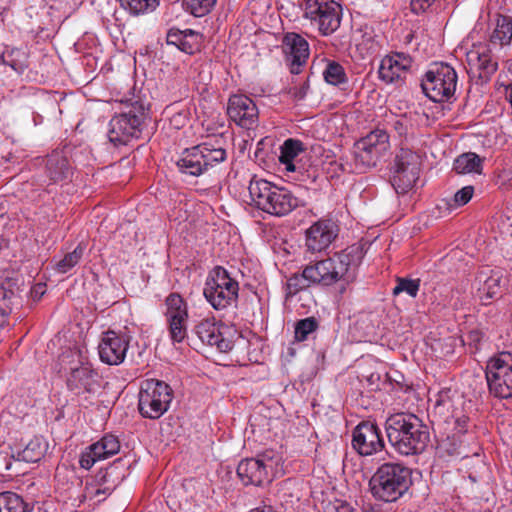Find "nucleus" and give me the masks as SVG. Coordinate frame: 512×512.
<instances>
[{
  "mask_svg": "<svg viewBox=\"0 0 512 512\" xmlns=\"http://www.w3.org/2000/svg\"><path fill=\"white\" fill-rule=\"evenodd\" d=\"M303 144L299 140L287 139L280 148L279 161L285 165V169L294 172L296 167L293 160L303 152Z\"/></svg>",
  "mask_w": 512,
  "mask_h": 512,
  "instance_id": "32",
  "label": "nucleus"
},
{
  "mask_svg": "<svg viewBox=\"0 0 512 512\" xmlns=\"http://www.w3.org/2000/svg\"><path fill=\"white\" fill-rule=\"evenodd\" d=\"M237 475L244 485L261 486L265 482H270L269 473L263 467V464L255 458L242 460L237 467Z\"/></svg>",
  "mask_w": 512,
  "mask_h": 512,
  "instance_id": "25",
  "label": "nucleus"
},
{
  "mask_svg": "<svg viewBox=\"0 0 512 512\" xmlns=\"http://www.w3.org/2000/svg\"><path fill=\"white\" fill-rule=\"evenodd\" d=\"M83 253L84 247L79 244L72 252L67 253L61 260L56 263V271L61 274L67 273L79 263Z\"/></svg>",
  "mask_w": 512,
  "mask_h": 512,
  "instance_id": "40",
  "label": "nucleus"
},
{
  "mask_svg": "<svg viewBox=\"0 0 512 512\" xmlns=\"http://www.w3.org/2000/svg\"><path fill=\"white\" fill-rule=\"evenodd\" d=\"M146 119V107L141 100H127L120 113L109 122L108 139L114 146L127 145L138 138Z\"/></svg>",
  "mask_w": 512,
  "mask_h": 512,
  "instance_id": "5",
  "label": "nucleus"
},
{
  "mask_svg": "<svg viewBox=\"0 0 512 512\" xmlns=\"http://www.w3.org/2000/svg\"><path fill=\"white\" fill-rule=\"evenodd\" d=\"M412 65V59L404 53H394L385 56L380 63L379 77L384 82H403Z\"/></svg>",
  "mask_w": 512,
  "mask_h": 512,
  "instance_id": "21",
  "label": "nucleus"
},
{
  "mask_svg": "<svg viewBox=\"0 0 512 512\" xmlns=\"http://www.w3.org/2000/svg\"><path fill=\"white\" fill-rule=\"evenodd\" d=\"M23 498L10 491L0 493V512H28Z\"/></svg>",
  "mask_w": 512,
  "mask_h": 512,
  "instance_id": "35",
  "label": "nucleus"
},
{
  "mask_svg": "<svg viewBox=\"0 0 512 512\" xmlns=\"http://www.w3.org/2000/svg\"><path fill=\"white\" fill-rule=\"evenodd\" d=\"M467 422H468V417L466 416H463V417H460V418H457L456 421H455V425H456V430L459 432V433H464L466 432L467 430Z\"/></svg>",
  "mask_w": 512,
  "mask_h": 512,
  "instance_id": "52",
  "label": "nucleus"
},
{
  "mask_svg": "<svg viewBox=\"0 0 512 512\" xmlns=\"http://www.w3.org/2000/svg\"><path fill=\"white\" fill-rule=\"evenodd\" d=\"M99 454L93 450V445L88 446L80 455L79 464L81 468L90 469L97 461H100Z\"/></svg>",
  "mask_w": 512,
  "mask_h": 512,
  "instance_id": "45",
  "label": "nucleus"
},
{
  "mask_svg": "<svg viewBox=\"0 0 512 512\" xmlns=\"http://www.w3.org/2000/svg\"><path fill=\"white\" fill-rule=\"evenodd\" d=\"M380 374L379 373H371L367 377V381L369 383V386L371 389L376 390L379 389V382H380Z\"/></svg>",
  "mask_w": 512,
  "mask_h": 512,
  "instance_id": "51",
  "label": "nucleus"
},
{
  "mask_svg": "<svg viewBox=\"0 0 512 512\" xmlns=\"http://www.w3.org/2000/svg\"><path fill=\"white\" fill-rule=\"evenodd\" d=\"M412 485V471L409 467L394 462L380 465L369 480L372 496L390 503L400 499Z\"/></svg>",
  "mask_w": 512,
  "mask_h": 512,
  "instance_id": "2",
  "label": "nucleus"
},
{
  "mask_svg": "<svg viewBox=\"0 0 512 512\" xmlns=\"http://www.w3.org/2000/svg\"><path fill=\"white\" fill-rule=\"evenodd\" d=\"M354 249L343 250L332 257L310 263L316 286L329 287L340 284L342 289L355 279L357 262Z\"/></svg>",
  "mask_w": 512,
  "mask_h": 512,
  "instance_id": "4",
  "label": "nucleus"
},
{
  "mask_svg": "<svg viewBox=\"0 0 512 512\" xmlns=\"http://www.w3.org/2000/svg\"><path fill=\"white\" fill-rule=\"evenodd\" d=\"M362 512H382V510L379 506L367 504L363 507Z\"/></svg>",
  "mask_w": 512,
  "mask_h": 512,
  "instance_id": "55",
  "label": "nucleus"
},
{
  "mask_svg": "<svg viewBox=\"0 0 512 512\" xmlns=\"http://www.w3.org/2000/svg\"><path fill=\"white\" fill-rule=\"evenodd\" d=\"M352 447L361 456H371L381 452L385 447L381 429L376 423L361 422L353 430Z\"/></svg>",
  "mask_w": 512,
  "mask_h": 512,
  "instance_id": "15",
  "label": "nucleus"
},
{
  "mask_svg": "<svg viewBox=\"0 0 512 512\" xmlns=\"http://www.w3.org/2000/svg\"><path fill=\"white\" fill-rule=\"evenodd\" d=\"M127 467L128 464L124 463L122 458H118L105 470H100L95 479L98 485L103 486V488H98L94 495L111 493L126 477Z\"/></svg>",
  "mask_w": 512,
  "mask_h": 512,
  "instance_id": "24",
  "label": "nucleus"
},
{
  "mask_svg": "<svg viewBox=\"0 0 512 512\" xmlns=\"http://www.w3.org/2000/svg\"><path fill=\"white\" fill-rule=\"evenodd\" d=\"M248 512H278L271 505H262L251 509Z\"/></svg>",
  "mask_w": 512,
  "mask_h": 512,
  "instance_id": "54",
  "label": "nucleus"
},
{
  "mask_svg": "<svg viewBox=\"0 0 512 512\" xmlns=\"http://www.w3.org/2000/svg\"><path fill=\"white\" fill-rule=\"evenodd\" d=\"M195 333L202 343L216 347L220 352H227L233 347L232 341L223 336L214 318L200 321L195 326Z\"/></svg>",
  "mask_w": 512,
  "mask_h": 512,
  "instance_id": "22",
  "label": "nucleus"
},
{
  "mask_svg": "<svg viewBox=\"0 0 512 512\" xmlns=\"http://www.w3.org/2000/svg\"><path fill=\"white\" fill-rule=\"evenodd\" d=\"M226 157L225 149L214 148L209 143H202L185 149L177 160L176 166L180 173L198 177L225 161Z\"/></svg>",
  "mask_w": 512,
  "mask_h": 512,
  "instance_id": "9",
  "label": "nucleus"
},
{
  "mask_svg": "<svg viewBox=\"0 0 512 512\" xmlns=\"http://www.w3.org/2000/svg\"><path fill=\"white\" fill-rule=\"evenodd\" d=\"M66 358H71L69 372L66 376L68 390L75 395L96 393L101 387V382L99 374L93 369L92 364L79 352H70L68 355H64L63 361Z\"/></svg>",
  "mask_w": 512,
  "mask_h": 512,
  "instance_id": "11",
  "label": "nucleus"
},
{
  "mask_svg": "<svg viewBox=\"0 0 512 512\" xmlns=\"http://www.w3.org/2000/svg\"><path fill=\"white\" fill-rule=\"evenodd\" d=\"M229 118L238 126L251 129L257 125L259 111L254 101L244 94L230 96L227 105Z\"/></svg>",
  "mask_w": 512,
  "mask_h": 512,
  "instance_id": "16",
  "label": "nucleus"
},
{
  "mask_svg": "<svg viewBox=\"0 0 512 512\" xmlns=\"http://www.w3.org/2000/svg\"><path fill=\"white\" fill-rule=\"evenodd\" d=\"M128 347L129 339L126 336L107 331L98 346L99 357L108 365H119L124 361Z\"/></svg>",
  "mask_w": 512,
  "mask_h": 512,
  "instance_id": "20",
  "label": "nucleus"
},
{
  "mask_svg": "<svg viewBox=\"0 0 512 512\" xmlns=\"http://www.w3.org/2000/svg\"><path fill=\"white\" fill-rule=\"evenodd\" d=\"M93 450H96L101 460H105L120 450V441L112 434H105L97 442L93 443Z\"/></svg>",
  "mask_w": 512,
  "mask_h": 512,
  "instance_id": "33",
  "label": "nucleus"
},
{
  "mask_svg": "<svg viewBox=\"0 0 512 512\" xmlns=\"http://www.w3.org/2000/svg\"><path fill=\"white\" fill-rule=\"evenodd\" d=\"M339 232L338 225L331 219H320L306 231V247L311 252L328 248Z\"/></svg>",
  "mask_w": 512,
  "mask_h": 512,
  "instance_id": "19",
  "label": "nucleus"
},
{
  "mask_svg": "<svg viewBox=\"0 0 512 512\" xmlns=\"http://www.w3.org/2000/svg\"><path fill=\"white\" fill-rule=\"evenodd\" d=\"M255 459L262 463L263 467H265V470L269 473V475H271L274 468L278 465L280 457L276 455L274 451L266 450L259 454Z\"/></svg>",
  "mask_w": 512,
  "mask_h": 512,
  "instance_id": "44",
  "label": "nucleus"
},
{
  "mask_svg": "<svg viewBox=\"0 0 512 512\" xmlns=\"http://www.w3.org/2000/svg\"><path fill=\"white\" fill-rule=\"evenodd\" d=\"M44 288H45V285H43V284H37V285L33 288L32 293H33V294H35V295H38V294H39V295H42V294H44V292H45Z\"/></svg>",
  "mask_w": 512,
  "mask_h": 512,
  "instance_id": "56",
  "label": "nucleus"
},
{
  "mask_svg": "<svg viewBox=\"0 0 512 512\" xmlns=\"http://www.w3.org/2000/svg\"><path fill=\"white\" fill-rule=\"evenodd\" d=\"M483 169V159L474 152H467L459 155L453 163V171L456 174H481Z\"/></svg>",
  "mask_w": 512,
  "mask_h": 512,
  "instance_id": "30",
  "label": "nucleus"
},
{
  "mask_svg": "<svg viewBox=\"0 0 512 512\" xmlns=\"http://www.w3.org/2000/svg\"><path fill=\"white\" fill-rule=\"evenodd\" d=\"M47 451V443L42 437L32 438L23 449L16 452V459L28 463L40 461Z\"/></svg>",
  "mask_w": 512,
  "mask_h": 512,
  "instance_id": "31",
  "label": "nucleus"
},
{
  "mask_svg": "<svg viewBox=\"0 0 512 512\" xmlns=\"http://www.w3.org/2000/svg\"><path fill=\"white\" fill-rule=\"evenodd\" d=\"M474 194V187L471 185L465 186L454 194L453 202L455 206L460 207L466 205Z\"/></svg>",
  "mask_w": 512,
  "mask_h": 512,
  "instance_id": "46",
  "label": "nucleus"
},
{
  "mask_svg": "<svg viewBox=\"0 0 512 512\" xmlns=\"http://www.w3.org/2000/svg\"><path fill=\"white\" fill-rule=\"evenodd\" d=\"M188 317L167 319L171 339L174 342H181L187 335Z\"/></svg>",
  "mask_w": 512,
  "mask_h": 512,
  "instance_id": "41",
  "label": "nucleus"
},
{
  "mask_svg": "<svg viewBox=\"0 0 512 512\" xmlns=\"http://www.w3.org/2000/svg\"><path fill=\"white\" fill-rule=\"evenodd\" d=\"M248 190L255 207L272 216L288 215L298 206V199L288 189L256 176L250 180Z\"/></svg>",
  "mask_w": 512,
  "mask_h": 512,
  "instance_id": "3",
  "label": "nucleus"
},
{
  "mask_svg": "<svg viewBox=\"0 0 512 512\" xmlns=\"http://www.w3.org/2000/svg\"><path fill=\"white\" fill-rule=\"evenodd\" d=\"M166 319L188 317L187 303L178 293H171L165 300Z\"/></svg>",
  "mask_w": 512,
  "mask_h": 512,
  "instance_id": "34",
  "label": "nucleus"
},
{
  "mask_svg": "<svg viewBox=\"0 0 512 512\" xmlns=\"http://www.w3.org/2000/svg\"><path fill=\"white\" fill-rule=\"evenodd\" d=\"M421 157L416 152L401 148L396 154L391 184L398 194H405L415 185L420 175Z\"/></svg>",
  "mask_w": 512,
  "mask_h": 512,
  "instance_id": "13",
  "label": "nucleus"
},
{
  "mask_svg": "<svg viewBox=\"0 0 512 512\" xmlns=\"http://www.w3.org/2000/svg\"><path fill=\"white\" fill-rule=\"evenodd\" d=\"M188 111L187 110H182V111H179V112H176L174 113L171 117H170V123L173 127L179 129L183 126H185V124L188 122L189 118H188Z\"/></svg>",
  "mask_w": 512,
  "mask_h": 512,
  "instance_id": "48",
  "label": "nucleus"
},
{
  "mask_svg": "<svg viewBox=\"0 0 512 512\" xmlns=\"http://www.w3.org/2000/svg\"><path fill=\"white\" fill-rule=\"evenodd\" d=\"M486 380L491 394L497 398H512V355L502 352L491 358L486 367Z\"/></svg>",
  "mask_w": 512,
  "mask_h": 512,
  "instance_id": "14",
  "label": "nucleus"
},
{
  "mask_svg": "<svg viewBox=\"0 0 512 512\" xmlns=\"http://www.w3.org/2000/svg\"><path fill=\"white\" fill-rule=\"evenodd\" d=\"M436 0H411V10L415 14L425 12Z\"/></svg>",
  "mask_w": 512,
  "mask_h": 512,
  "instance_id": "49",
  "label": "nucleus"
},
{
  "mask_svg": "<svg viewBox=\"0 0 512 512\" xmlns=\"http://www.w3.org/2000/svg\"><path fill=\"white\" fill-rule=\"evenodd\" d=\"M478 280L481 283L478 288V295L483 304L487 305L492 299L501 296L504 280L500 270H490L489 275L482 271Z\"/></svg>",
  "mask_w": 512,
  "mask_h": 512,
  "instance_id": "26",
  "label": "nucleus"
},
{
  "mask_svg": "<svg viewBox=\"0 0 512 512\" xmlns=\"http://www.w3.org/2000/svg\"><path fill=\"white\" fill-rule=\"evenodd\" d=\"M173 390L164 381L146 379L141 382L138 395V410L142 417L159 419L170 407Z\"/></svg>",
  "mask_w": 512,
  "mask_h": 512,
  "instance_id": "10",
  "label": "nucleus"
},
{
  "mask_svg": "<svg viewBox=\"0 0 512 512\" xmlns=\"http://www.w3.org/2000/svg\"><path fill=\"white\" fill-rule=\"evenodd\" d=\"M448 392H441L437 395V398H436V401H435V406L436 407H440V406H445L448 402Z\"/></svg>",
  "mask_w": 512,
  "mask_h": 512,
  "instance_id": "53",
  "label": "nucleus"
},
{
  "mask_svg": "<svg viewBox=\"0 0 512 512\" xmlns=\"http://www.w3.org/2000/svg\"><path fill=\"white\" fill-rule=\"evenodd\" d=\"M384 428L389 444L402 456L420 455L430 443L428 426L412 413L398 412L389 415Z\"/></svg>",
  "mask_w": 512,
  "mask_h": 512,
  "instance_id": "1",
  "label": "nucleus"
},
{
  "mask_svg": "<svg viewBox=\"0 0 512 512\" xmlns=\"http://www.w3.org/2000/svg\"><path fill=\"white\" fill-rule=\"evenodd\" d=\"M496 49L488 44H479L467 53V61L470 68L478 71V77L481 80H489L498 69Z\"/></svg>",
  "mask_w": 512,
  "mask_h": 512,
  "instance_id": "18",
  "label": "nucleus"
},
{
  "mask_svg": "<svg viewBox=\"0 0 512 512\" xmlns=\"http://www.w3.org/2000/svg\"><path fill=\"white\" fill-rule=\"evenodd\" d=\"M120 6L132 15H140L154 11L159 5L158 0H117Z\"/></svg>",
  "mask_w": 512,
  "mask_h": 512,
  "instance_id": "37",
  "label": "nucleus"
},
{
  "mask_svg": "<svg viewBox=\"0 0 512 512\" xmlns=\"http://www.w3.org/2000/svg\"><path fill=\"white\" fill-rule=\"evenodd\" d=\"M308 89H309L308 82L303 81L299 85L289 87L286 92L291 98L299 101L306 97Z\"/></svg>",
  "mask_w": 512,
  "mask_h": 512,
  "instance_id": "47",
  "label": "nucleus"
},
{
  "mask_svg": "<svg viewBox=\"0 0 512 512\" xmlns=\"http://www.w3.org/2000/svg\"><path fill=\"white\" fill-rule=\"evenodd\" d=\"M389 148V135L385 130L375 129L371 131L355 142L349 171L365 173L377 165Z\"/></svg>",
  "mask_w": 512,
  "mask_h": 512,
  "instance_id": "6",
  "label": "nucleus"
},
{
  "mask_svg": "<svg viewBox=\"0 0 512 512\" xmlns=\"http://www.w3.org/2000/svg\"><path fill=\"white\" fill-rule=\"evenodd\" d=\"M303 11L304 17L324 36L340 27L342 8L334 0H304Z\"/></svg>",
  "mask_w": 512,
  "mask_h": 512,
  "instance_id": "12",
  "label": "nucleus"
},
{
  "mask_svg": "<svg viewBox=\"0 0 512 512\" xmlns=\"http://www.w3.org/2000/svg\"><path fill=\"white\" fill-rule=\"evenodd\" d=\"M0 293L3 294V298H6L7 297V293L3 290V291H0Z\"/></svg>",
  "mask_w": 512,
  "mask_h": 512,
  "instance_id": "58",
  "label": "nucleus"
},
{
  "mask_svg": "<svg viewBox=\"0 0 512 512\" xmlns=\"http://www.w3.org/2000/svg\"><path fill=\"white\" fill-rule=\"evenodd\" d=\"M319 329V321L315 317H307L296 322L294 338L298 342L306 341Z\"/></svg>",
  "mask_w": 512,
  "mask_h": 512,
  "instance_id": "36",
  "label": "nucleus"
},
{
  "mask_svg": "<svg viewBox=\"0 0 512 512\" xmlns=\"http://www.w3.org/2000/svg\"><path fill=\"white\" fill-rule=\"evenodd\" d=\"M512 41V17L499 15L496 20V26L490 35L488 45L493 48H503L509 46Z\"/></svg>",
  "mask_w": 512,
  "mask_h": 512,
  "instance_id": "28",
  "label": "nucleus"
},
{
  "mask_svg": "<svg viewBox=\"0 0 512 512\" xmlns=\"http://www.w3.org/2000/svg\"><path fill=\"white\" fill-rule=\"evenodd\" d=\"M201 40L202 35L192 29L171 28L166 37L167 44L175 45L179 50L190 55L199 51Z\"/></svg>",
  "mask_w": 512,
  "mask_h": 512,
  "instance_id": "27",
  "label": "nucleus"
},
{
  "mask_svg": "<svg viewBox=\"0 0 512 512\" xmlns=\"http://www.w3.org/2000/svg\"><path fill=\"white\" fill-rule=\"evenodd\" d=\"M187 10L195 17H202L210 12L216 0H183Z\"/></svg>",
  "mask_w": 512,
  "mask_h": 512,
  "instance_id": "42",
  "label": "nucleus"
},
{
  "mask_svg": "<svg viewBox=\"0 0 512 512\" xmlns=\"http://www.w3.org/2000/svg\"><path fill=\"white\" fill-rule=\"evenodd\" d=\"M420 281L398 278L397 285L393 288V294L398 295L402 292H406L411 297H416L419 291Z\"/></svg>",
  "mask_w": 512,
  "mask_h": 512,
  "instance_id": "43",
  "label": "nucleus"
},
{
  "mask_svg": "<svg viewBox=\"0 0 512 512\" xmlns=\"http://www.w3.org/2000/svg\"><path fill=\"white\" fill-rule=\"evenodd\" d=\"M5 323V313L3 310L0 309V328L4 325Z\"/></svg>",
  "mask_w": 512,
  "mask_h": 512,
  "instance_id": "57",
  "label": "nucleus"
},
{
  "mask_svg": "<svg viewBox=\"0 0 512 512\" xmlns=\"http://www.w3.org/2000/svg\"><path fill=\"white\" fill-rule=\"evenodd\" d=\"M203 295L215 310H224L236 307L239 295V284L230 276L228 271L221 267H214L209 273Z\"/></svg>",
  "mask_w": 512,
  "mask_h": 512,
  "instance_id": "8",
  "label": "nucleus"
},
{
  "mask_svg": "<svg viewBox=\"0 0 512 512\" xmlns=\"http://www.w3.org/2000/svg\"><path fill=\"white\" fill-rule=\"evenodd\" d=\"M323 77L328 84L337 86L347 82V75L341 64L328 61L323 71Z\"/></svg>",
  "mask_w": 512,
  "mask_h": 512,
  "instance_id": "38",
  "label": "nucleus"
},
{
  "mask_svg": "<svg viewBox=\"0 0 512 512\" xmlns=\"http://www.w3.org/2000/svg\"><path fill=\"white\" fill-rule=\"evenodd\" d=\"M325 512H357V510L347 502H340L337 505H330Z\"/></svg>",
  "mask_w": 512,
  "mask_h": 512,
  "instance_id": "50",
  "label": "nucleus"
},
{
  "mask_svg": "<svg viewBox=\"0 0 512 512\" xmlns=\"http://www.w3.org/2000/svg\"><path fill=\"white\" fill-rule=\"evenodd\" d=\"M44 163V171L49 183L68 181L73 175L72 166L63 151H53L46 156Z\"/></svg>",
  "mask_w": 512,
  "mask_h": 512,
  "instance_id": "23",
  "label": "nucleus"
},
{
  "mask_svg": "<svg viewBox=\"0 0 512 512\" xmlns=\"http://www.w3.org/2000/svg\"><path fill=\"white\" fill-rule=\"evenodd\" d=\"M2 61L5 65L10 66L14 71L21 74L27 68V58L20 49H12L2 54Z\"/></svg>",
  "mask_w": 512,
  "mask_h": 512,
  "instance_id": "39",
  "label": "nucleus"
},
{
  "mask_svg": "<svg viewBox=\"0 0 512 512\" xmlns=\"http://www.w3.org/2000/svg\"><path fill=\"white\" fill-rule=\"evenodd\" d=\"M281 47L287 61L290 62L291 73L299 74L310 54L307 40L298 33L287 32L283 35Z\"/></svg>",
  "mask_w": 512,
  "mask_h": 512,
  "instance_id": "17",
  "label": "nucleus"
},
{
  "mask_svg": "<svg viewBox=\"0 0 512 512\" xmlns=\"http://www.w3.org/2000/svg\"><path fill=\"white\" fill-rule=\"evenodd\" d=\"M458 75L456 70L444 62L430 65L421 82L424 94L433 102H451L455 99Z\"/></svg>",
  "mask_w": 512,
  "mask_h": 512,
  "instance_id": "7",
  "label": "nucleus"
},
{
  "mask_svg": "<svg viewBox=\"0 0 512 512\" xmlns=\"http://www.w3.org/2000/svg\"><path fill=\"white\" fill-rule=\"evenodd\" d=\"M311 286L316 285L308 264L303 268L301 273H294L287 279L285 286V298L290 299Z\"/></svg>",
  "mask_w": 512,
  "mask_h": 512,
  "instance_id": "29",
  "label": "nucleus"
}]
</instances>
